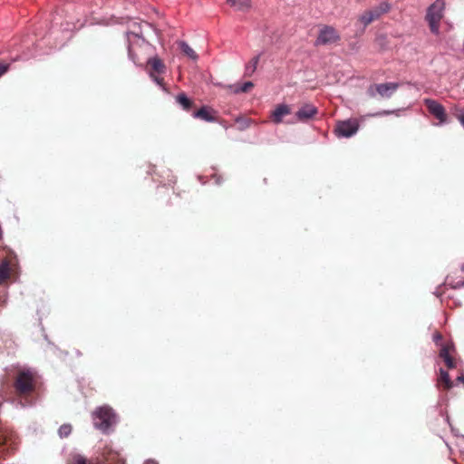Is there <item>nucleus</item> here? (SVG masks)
I'll list each match as a JSON object with an SVG mask.
<instances>
[{
  "instance_id": "4",
  "label": "nucleus",
  "mask_w": 464,
  "mask_h": 464,
  "mask_svg": "<svg viewBox=\"0 0 464 464\" xmlns=\"http://www.w3.org/2000/svg\"><path fill=\"white\" fill-rule=\"evenodd\" d=\"M444 0H436L427 9L425 20L429 24L430 32L435 35L440 34V21L444 16Z\"/></svg>"
},
{
  "instance_id": "3",
  "label": "nucleus",
  "mask_w": 464,
  "mask_h": 464,
  "mask_svg": "<svg viewBox=\"0 0 464 464\" xmlns=\"http://www.w3.org/2000/svg\"><path fill=\"white\" fill-rule=\"evenodd\" d=\"M392 5L388 1H382L379 5L363 11L357 17V24L362 26V31L372 23L379 20L383 14L390 13Z\"/></svg>"
},
{
  "instance_id": "19",
  "label": "nucleus",
  "mask_w": 464,
  "mask_h": 464,
  "mask_svg": "<svg viewBox=\"0 0 464 464\" xmlns=\"http://www.w3.org/2000/svg\"><path fill=\"white\" fill-rule=\"evenodd\" d=\"M10 264L8 260H3L0 263V284L4 283L10 276Z\"/></svg>"
},
{
  "instance_id": "16",
  "label": "nucleus",
  "mask_w": 464,
  "mask_h": 464,
  "mask_svg": "<svg viewBox=\"0 0 464 464\" xmlns=\"http://www.w3.org/2000/svg\"><path fill=\"white\" fill-rule=\"evenodd\" d=\"M237 11L246 12L251 8V0H227Z\"/></svg>"
},
{
  "instance_id": "17",
  "label": "nucleus",
  "mask_w": 464,
  "mask_h": 464,
  "mask_svg": "<svg viewBox=\"0 0 464 464\" xmlns=\"http://www.w3.org/2000/svg\"><path fill=\"white\" fill-rule=\"evenodd\" d=\"M176 101L184 111H188L193 107V102L184 92L178 94Z\"/></svg>"
},
{
  "instance_id": "21",
  "label": "nucleus",
  "mask_w": 464,
  "mask_h": 464,
  "mask_svg": "<svg viewBox=\"0 0 464 464\" xmlns=\"http://www.w3.org/2000/svg\"><path fill=\"white\" fill-rule=\"evenodd\" d=\"M71 464H102L100 462H96V461H93V460H89L87 459L86 458L81 456V455H76L73 457L72 459V461L71 462Z\"/></svg>"
},
{
  "instance_id": "6",
  "label": "nucleus",
  "mask_w": 464,
  "mask_h": 464,
  "mask_svg": "<svg viewBox=\"0 0 464 464\" xmlns=\"http://www.w3.org/2000/svg\"><path fill=\"white\" fill-rule=\"evenodd\" d=\"M341 37L338 32L331 25H323L314 42L315 46L335 44Z\"/></svg>"
},
{
  "instance_id": "27",
  "label": "nucleus",
  "mask_w": 464,
  "mask_h": 464,
  "mask_svg": "<svg viewBox=\"0 0 464 464\" xmlns=\"http://www.w3.org/2000/svg\"><path fill=\"white\" fill-rule=\"evenodd\" d=\"M9 66H10L9 63L0 62V77L2 75H4L8 71Z\"/></svg>"
},
{
  "instance_id": "11",
  "label": "nucleus",
  "mask_w": 464,
  "mask_h": 464,
  "mask_svg": "<svg viewBox=\"0 0 464 464\" xmlns=\"http://www.w3.org/2000/svg\"><path fill=\"white\" fill-rule=\"evenodd\" d=\"M318 111L313 104L306 103L303 105L295 113L299 121H306L317 114Z\"/></svg>"
},
{
  "instance_id": "7",
  "label": "nucleus",
  "mask_w": 464,
  "mask_h": 464,
  "mask_svg": "<svg viewBox=\"0 0 464 464\" xmlns=\"http://www.w3.org/2000/svg\"><path fill=\"white\" fill-rule=\"evenodd\" d=\"M359 130V122L356 119L341 121L336 123L334 131L338 137L350 138Z\"/></svg>"
},
{
  "instance_id": "12",
  "label": "nucleus",
  "mask_w": 464,
  "mask_h": 464,
  "mask_svg": "<svg viewBox=\"0 0 464 464\" xmlns=\"http://www.w3.org/2000/svg\"><path fill=\"white\" fill-rule=\"evenodd\" d=\"M291 113V109L286 104H279L276 107V109L271 113V121L279 124L283 121V118Z\"/></svg>"
},
{
  "instance_id": "18",
  "label": "nucleus",
  "mask_w": 464,
  "mask_h": 464,
  "mask_svg": "<svg viewBox=\"0 0 464 464\" xmlns=\"http://www.w3.org/2000/svg\"><path fill=\"white\" fill-rule=\"evenodd\" d=\"M178 45L181 52L187 55L188 58L196 61L198 59V54L196 52L184 41L178 42Z\"/></svg>"
},
{
  "instance_id": "23",
  "label": "nucleus",
  "mask_w": 464,
  "mask_h": 464,
  "mask_svg": "<svg viewBox=\"0 0 464 464\" xmlns=\"http://www.w3.org/2000/svg\"><path fill=\"white\" fill-rule=\"evenodd\" d=\"M455 116L459 121L461 125L464 128V106L463 107H457L455 109Z\"/></svg>"
},
{
  "instance_id": "22",
  "label": "nucleus",
  "mask_w": 464,
  "mask_h": 464,
  "mask_svg": "<svg viewBox=\"0 0 464 464\" xmlns=\"http://www.w3.org/2000/svg\"><path fill=\"white\" fill-rule=\"evenodd\" d=\"M58 432L61 438H66L72 432V426L70 424H63L59 428Z\"/></svg>"
},
{
  "instance_id": "14",
  "label": "nucleus",
  "mask_w": 464,
  "mask_h": 464,
  "mask_svg": "<svg viewBox=\"0 0 464 464\" xmlns=\"http://www.w3.org/2000/svg\"><path fill=\"white\" fill-rule=\"evenodd\" d=\"M437 385L438 387L442 386L445 390H450L453 387V382L447 371L440 369Z\"/></svg>"
},
{
  "instance_id": "28",
  "label": "nucleus",
  "mask_w": 464,
  "mask_h": 464,
  "mask_svg": "<svg viewBox=\"0 0 464 464\" xmlns=\"http://www.w3.org/2000/svg\"><path fill=\"white\" fill-rule=\"evenodd\" d=\"M442 338H443L442 334L440 332L434 333V334H433V341L435 342V343L437 345H440V346L442 345V344L440 343V342L442 340Z\"/></svg>"
},
{
  "instance_id": "24",
  "label": "nucleus",
  "mask_w": 464,
  "mask_h": 464,
  "mask_svg": "<svg viewBox=\"0 0 464 464\" xmlns=\"http://www.w3.org/2000/svg\"><path fill=\"white\" fill-rule=\"evenodd\" d=\"M253 87L254 84L252 82H246L238 90H236V92H248Z\"/></svg>"
},
{
  "instance_id": "30",
  "label": "nucleus",
  "mask_w": 464,
  "mask_h": 464,
  "mask_svg": "<svg viewBox=\"0 0 464 464\" xmlns=\"http://www.w3.org/2000/svg\"><path fill=\"white\" fill-rule=\"evenodd\" d=\"M145 464H158V463H156L155 461L150 460V461L145 462Z\"/></svg>"
},
{
  "instance_id": "29",
  "label": "nucleus",
  "mask_w": 464,
  "mask_h": 464,
  "mask_svg": "<svg viewBox=\"0 0 464 464\" xmlns=\"http://www.w3.org/2000/svg\"><path fill=\"white\" fill-rule=\"evenodd\" d=\"M457 382H462L464 385V374H461L457 378Z\"/></svg>"
},
{
  "instance_id": "8",
  "label": "nucleus",
  "mask_w": 464,
  "mask_h": 464,
  "mask_svg": "<svg viewBox=\"0 0 464 464\" xmlns=\"http://www.w3.org/2000/svg\"><path fill=\"white\" fill-rule=\"evenodd\" d=\"M398 88L399 83L397 82L373 84L369 87L368 94L371 97H374L375 92H377L381 97L390 98Z\"/></svg>"
},
{
  "instance_id": "1",
  "label": "nucleus",
  "mask_w": 464,
  "mask_h": 464,
  "mask_svg": "<svg viewBox=\"0 0 464 464\" xmlns=\"http://www.w3.org/2000/svg\"><path fill=\"white\" fill-rule=\"evenodd\" d=\"M41 385L40 376L32 369H18L13 377V387L15 395L32 404L34 395Z\"/></svg>"
},
{
  "instance_id": "15",
  "label": "nucleus",
  "mask_w": 464,
  "mask_h": 464,
  "mask_svg": "<svg viewBox=\"0 0 464 464\" xmlns=\"http://www.w3.org/2000/svg\"><path fill=\"white\" fill-rule=\"evenodd\" d=\"M456 352L454 343L452 342H449L441 345L440 350V357L444 361L452 357L453 353Z\"/></svg>"
},
{
  "instance_id": "26",
  "label": "nucleus",
  "mask_w": 464,
  "mask_h": 464,
  "mask_svg": "<svg viewBox=\"0 0 464 464\" xmlns=\"http://www.w3.org/2000/svg\"><path fill=\"white\" fill-rule=\"evenodd\" d=\"M444 362L449 369H454L457 367V361L453 356L444 361Z\"/></svg>"
},
{
  "instance_id": "20",
  "label": "nucleus",
  "mask_w": 464,
  "mask_h": 464,
  "mask_svg": "<svg viewBox=\"0 0 464 464\" xmlns=\"http://www.w3.org/2000/svg\"><path fill=\"white\" fill-rule=\"evenodd\" d=\"M260 55H256L251 59V61L246 65L245 68V74L247 76L252 75L257 67V64L259 63Z\"/></svg>"
},
{
  "instance_id": "10",
  "label": "nucleus",
  "mask_w": 464,
  "mask_h": 464,
  "mask_svg": "<svg viewBox=\"0 0 464 464\" xmlns=\"http://www.w3.org/2000/svg\"><path fill=\"white\" fill-rule=\"evenodd\" d=\"M145 63L147 64V71L150 76L163 74L166 72V66L163 61L158 56H150Z\"/></svg>"
},
{
  "instance_id": "9",
  "label": "nucleus",
  "mask_w": 464,
  "mask_h": 464,
  "mask_svg": "<svg viewBox=\"0 0 464 464\" xmlns=\"http://www.w3.org/2000/svg\"><path fill=\"white\" fill-rule=\"evenodd\" d=\"M424 104L429 112L432 114L440 123L447 121V113L445 108L437 101L431 99H425Z\"/></svg>"
},
{
  "instance_id": "31",
  "label": "nucleus",
  "mask_w": 464,
  "mask_h": 464,
  "mask_svg": "<svg viewBox=\"0 0 464 464\" xmlns=\"http://www.w3.org/2000/svg\"><path fill=\"white\" fill-rule=\"evenodd\" d=\"M463 285H464V281L458 283V286H463Z\"/></svg>"
},
{
  "instance_id": "25",
  "label": "nucleus",
  "mask_w": 464,
  "mask_h": 464,
  "mask_svg": "<svg viewBox=\"0 0 464 464\" xmlns=\"http://www.w3.org/2000/svg\"><path fill=\"white\" fill-rule=\"evenodd\" d=\"M160 74H155V76H150L154 82L159 85L160 86L163 90H167L166 86H165V82H164V79L162 77L160 76Z\"/></svg>"
},
{
  "instance_id": "32",
  "label": "nucleus",
  "mask_w": 464,
  "mask_h": 464,
  "mask_svg": "<svg viewBox=\"0 0 464 464\" xmlns=\"http://www.w3.org/2000/svg\"><path fill=\"white\" fill-rule=\"evenodd\" d=\"M462 270L464 271V265L462 266Z\"/></svg>"
},
{
  "instance_id": "13",
  "label": "nucleus",
  "mask_w": 464,
  "mask_h": 464,
  "mask_svg": "<svg viewBox=\"0 0 464 464\" xmlns=\"http://www.w3.org/2000/svg\"><path fill=\"white\" fill-rule=\"evenodd\" d=\"M216 111L207 106L201 107L199 110L193 112L192 116L208 122H214L217 121L214 113Z\"/></svg>"
},
{
  "instance_id": "5",
  "label": "nucleus",
  "mask_w": 464,
  "mask_h": 464,
  "mask_svg": "<svg viewBox=\"0 0 464 464\" xmlns=\"http://www.w3.org/2000/svg\"><path fill=\"white\" fill-rule=\"evenodd\" d=\"M93 415L94 426L102 432H107L116 423V415L112 409L108 406L100 407Z\"/></svg>"
},
{
  "instance_id": "2",
  "label": "nucleus",
  "mask_w": 464,
  "mask_h": 464,
  "mask_svg": "<svg viewBox=\"0 0 464 464\" xmlns=\"http://www.w3.org/2000/svg\"><path fill=\"white\" fill-rule=\"evenodd\" d=\"M127 39L130 59L136 65H142L151 56L153 46L140 32H128Z\"/></svg>"
}]
</instances>
